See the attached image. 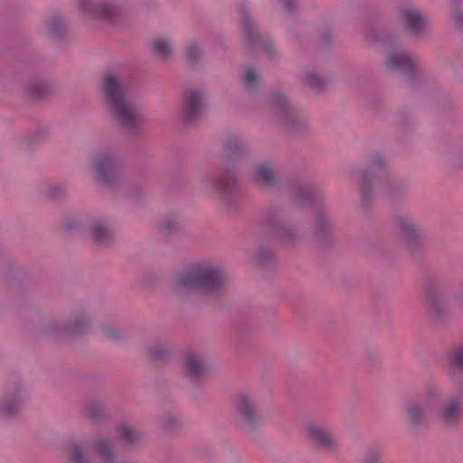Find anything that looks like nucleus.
<instances>
[{"label": "nucleus", "instance_id": "obj_1", "mask_svg": "<svg viewBox=\"0 0 463 463\" xmlns=\"http://www.w3.org/2000/svg\"><path fill=\"white\" fill-rule=\"evenodd\" d=\"M98 86L112 118L127 133H139L144 118L138 109L127 99L126 86L118 76L113 72H107L101 77Z\"/></svg>", "mask_w": 463, "mask_h": 463}, {"label": "nucleus", "instance_id": "obj_2", "mask_svg": "<svg viewBox=\"0 0 463 463\" xmlns=\"http://www.w3.org/2000/svg\"><path fill=\"white\" fill-rule=\"evenodd\" d=\"M226 284L227 277L221 267L208 261H198L175 276L172 289L175 293L185 291L215 297L225 289Z\"/></svg>", "mask_w": 463, "mask_h": 463}, {"label": "nucleus", "instance_id": "obj_3", "mask_svg": "<svg viewBox=\"0 0 463 463\" xmlns=\"http://www.w3.org/2000/svg\"><path fill=\"white\" fill-rule=\"evenodd\" d=\"M201 183L206 190L218 197L220 204L226 211L231 212L238 208L242 194L232 172L223 169L220 175L205 174Z\"/></svg>", "mask_w": 463, "mask_h": 463}, {"label": "nucleus", "instance_id": "obj_4", "mask_svg": "<svg viewBox=\"0 0 463 463\" xmlns=\"http://www.w3.org/2000/svg\"><path fill=\"white\" fill-rule=\"evenodd\" d=\"M259 223L267 231L274 232L277 239L285 244H294L300 241V232L284 217L279 206H268L261 210Z\"/></svg>", "mask_w": 463, "mask_h": 463}, {"label": "nucleus", "instance_id": "obj_5", "mask_svg": "<svg viewBox=\"0 0 463 463\" xmlns=\"http://www.w3.org/2000/svg\"><path fill=\"white\" fill-rule=\"evenodd\" d=\"M267 107L273 120L286 130L298 133L307 129V121L297 114L281 92H272L267 99Z\"/></svg>", "mask_w": 463, "mask_h": 463}, {"label": "nucleus", "instance_id": "obj_6", "mask_svg": "<svg viewBox=\"0 0 463 463\" xmlns=\"http://www.w3.org/2000/svg\"><path fill=\"white\" fill-rule=\"evenodd\" d=\"M128 4L129 0H78L79 9L84 15L108 23L118 22Z\"/></svg>", "mask_w": 463, "mask_h": 463}, {"label": "nucleus", "instance_id": "obj_7", "mask_svg": "<svg viewBox=\"0 0 463 463\" xmlns=\"http://www.w3.org/2000/svg\"><path fill=\"white\" fill-rule=\"evenodd\" d=\"M307 434L311 443L330 457H338L342 451V444L332 430L321 422H309Z\"/></svg>", "mask_w": 463, "mask_h": 463}, {"label": "nucleus", "instance_id": "obj_8", "mask_svg": "<svg viewBox=\"0 0 463 463\" xmlns=\"http://www.w3.org/2000/svg\"><path fill=\"white\" fill-rule=\"evenodd\" d=\"M440 288L441 281L436 278L427 279L423 283L427 315L436 325L442 324L449 315L448 307L439 294Z\"/></svg>", "mask_w": 463, "mask_h": 463}, {"label": "nucleus", "instance_id": "obj_9", "mask_svg": "<svg viewBox=\"0 0 463 463\" xmlns=\"http://www.w3.org/2000/svg\"><path fill=\"white\" fill-rule=\"evenodd\" d=\"M238 12L241 19L243 34L248 48L250 50L261 51L269 57H272L275 53L273 45L266 35H263L259 32L247 7L245 5H240L238 7Z\"/></svg>", "mask_w": 463, "mask_h": 463}, {"label": "nucleus", "instance_id": "obj_10", "mask_svg": "<svg viewBox=\"0 0 463 463\" xmlns=\"http://www.w3.org/2000/svg\"><path fill=\"white\" fill-rule=\"evenodd\" d=\"M236 423L245 431H251L262 420L255 398L249 393H240L234 409Z\"/></svg>", "mask_w": 463, "mask_h": 463}, {"label": "nucleus", "instance_id": "obj_11", "mask_svg": "<svg viewBox=\"0 0 463 463\" xmlns=\"http://www.w3.org/2000/svg\"><path fill=\"white\" fill-rule=\"evenodd\" d=\"M26 391L17 379L9 381L0 397V416L12 418L17 415L25 403Z\"/></svg>", "mask_w": 463, "mask_h": 463}, {"label": "nucleus", "instance_id": "obj_12", "mask_svg": "<svg viewBox=\"0 0 463 463\" xmlns=\"http://www.w3.org/2000/svg\"><path fill=\"white\" fill-rule=\"evenodd\" d=\"M90 326V320L86 315H77L66 324L51 322L44 327V334L51 339L58 340L86 333Z\"/></svg>", "mask_w": 463, "mask_h": 463}, {"label": "nucleus", "instance_id": "obj_13", "mask_svg": "<svg viewBox=\"0 0 463 463\" xmlns=\"http://www.w3.org/2000/svg\"><path fill=\"white\" fill-rule=\"evenodd\" d=\"M394 226L401 232L409 250L416 252L423 246L426 236L412 217L398 214L394 217Z\"/></svg>", "mask_w": 463, "mask_h": 463}, {"label": "nucleus", "instance_id": "obj_14", "mask_svg": "<svg viewBox=\"0 0 463 463\" xmlns=\"http://www.w3.org/2000/svg\"><path fill=\"white\" fill-rule=\"evenodd\" d=\"M384 165L385 161L383 157L377 154L372 157L369 169L360 172L361 200L364 207L368 206L373 198V185L381 180Z\"/></svg>", "mask_w": 463, "mask_h": 463}, {"label": "nucleus", "instance_id": "obj_15", "mask_svg": "<svg viewBox=\"0 0 463 463\" xmlns=\"http://www.w3.org/2000/svg\"><path fill=\"white\" fill-rule=\"evenodd\" d=\"M434 415L444 427H457L463 419V399L459 395L444 399L434 410Z\"/></svg>", "mask_w": 463, "mask_h": 463}, {"label": "nucleus", "instance_id": "obj_16", "mask_svg": "<svg viewBox=\"0 0 463 463\" xmlns=\"http://www.w3.org/2000/svg\"><path fill=\"white\" fill-rule=\"evenodd\" d=\"M292 199L299 206H323L322 191L311 181H296L292 185Z\"/></svg>", "mask_w": 463, "mask_h": 463}, {"label": "nucleus", "instance_id": "obj_17", "mask_svg": "<svg viewBox=\"0 0 463 463\" xmlns=\"http://www.w3.org/2000/svg\"><path fill=\"white\" fill-rule=\"evenodd\" d=\"M93 168L97 179L106 186L112 185L118 175V161L110 152H101L93 159Z\"/></svg>", "mask_w": 463, "mask_h": 463}, {"label": "nucleus", "instance_id": "obj_18", "mask_svg": "<svg viewBox=\"0 0 463 463\" xmlns=\"http://www.w3.org/2000/svg\"><path fill=\"white\" fill-rule=\"evenodd\" d=\"M205 109L204 98L202 92L189 90L184 93L181 119L184 124L190 125L198 121Z\"/></svg>", "mask_w": 463, "mask_h": 463}, {"label": "nucleus", "instance_id": "obj_19", "mask_svg": "<svg viewBox=\"0 0 463 463\" xmlns=\"http://www.w3.org/2000/svg\"><path fill=\"white\" fill-rule=\"evenodd\" d=\"M386 68L390 71H397L412 78L420 73L415 58L402 52H392L386 60Z\"/></svg>", "mask_w": 463, "mask_h": 463}, {"label": "nucleus", "instance_id": "obj_20", "mask_svg": "<svg viewBox=\"0 0 463 463\" xmlns=\"http://www.w3.org/2000/svg\"><path fill=\"white\" fill-rule=\"evenodd\" d=\"M337 234L335 222L326 211H319L316 214L315 237L320 244L332 242Z\"/></svg>", "mask_w": 463, "mask_h": 463}, {"label": "nucleus", "instance_id": "obj_21", "mask_svg": "<svg viewBox=\"0 0 463 463\" xmlns=\"http://www.w3.org/2000/svg\"><path fill=\"white\" fill-rule=\"evenodd\" d=\"M87 232L91 241L100 247H107L113 241V232L103 217H95L90 221Z\"/></svg>", "mask_w": 463, "mask_h": 463}, {"label": "nucleus", "instance_id": "obj_22", "mask_svg": "<svg viewBox=\"0 0 463 463\" xmlns=\"http://www.w3.org/2000/svg\"><path fill=\"white\" fill-rule=\"evenodd\" d=\"M400 19L403 27L413 36L420 35L428 24L426 15L418 8L402 9Z\"/></svg>", "mask_w": 463, "mask_h": 463}, {"label": "nucleus", "instance_id": "obj_23", "mask_svg": "<svg viewBox=\"0 0 463 463\" xmlns=\"http://www.w3.org/2000/svg\"><path fill=\"white\" fill-rule=\"evenodd\" d=\"M404 411L410 430L418 431L428 428V415L422 404L416 401H410L406 403Z\"/></svg>", "mask_w": 463, "mask_h": 463}, {"label": "nucleus", "instance_id": "obj_24", "mask_svg": "<svg viewBox=\"0 0 463 463\" xmlns=\"http://www.w3.org/2000/svg\"><path fill=\"white\" fill-rule=\"evenodd\" d=\"M446 371L449 377L458 382L463 373V343L454 345L446 354Z\"/></svg>", "mask_w": 463, "mask_h": 463}, {"label": "nucleus", "instance_id": "obj_25", "mask_svg": "<svg viewBox=\"0 0 463 463\" xmlns=\"http://www.w3.org/2000/svg\"><path fill=\"white\" fill-rule=\"evenodd\" d=\"M184 370L190 380L198 382L206 370L204 358L199 353L187 352L184 358Z\"/></svg>", "mask_w": 463, "mask_h": 463}, {"label": "nucleus", "instance_id": "obj_26", "mask_svg": "<svg viewBox=\"0 0 463 463\" xmlns=\"http://www.w3.org/2000/svg\"><path fill=\"white\" fill-rule=\"evenodd\" d=\"M253 178L260 185L267 188H279V175L269 163L257 164L253 169Z\"/></svg>", "mask_w": 463, "mask_h": 463}, {"label": "nucleus", "instance_id": "obj_27", "mask_svg": "<svg viewBox=\"0 0 463 463\" xmlns=\"http://www.w3.org/2000/svg\"><path fill=\"white\" fill-rule=\"evenodd\" d=\"M91 446L86 440H71L67 446L70 463H91Z\"/></svg>", "mask_w": 463, "mask_h": 463}, {"label": "nucleus", "instance_id": "obj_28", "mask_svg": "<svg viewBox=\"0 0 463 463\" xmlns=\"http://www.w3.org/2000/svg\"><path fill=\"white\" fill-rule=\"evenodd\" d=\"M303 82L321 93L325 90L329 80L316 70H308L303 76Z\"/></svg>", "mask_w": 463, "mask_h": 463}, {"label": "nucleus", "instance_id": "obj_29", "mask_svg": "<svg viewBox=\"0 0 463 463\" xmlns=\"http://www.w3.org/2000/svg\"><path fill=\"white\" fill-rule=\"evenodd\" d=\"M67 28V23L60 14H53L46 24L47 33L57 39L65 35Z\"/></svg>", "mask_w": 463, "mask_h": 463}, {"label": "nucleus", "instance_id": "obj_30", "mask_svg": "<svg viewBox=\"0 0 463 463\" xmlns=\"http://www.w3.org/2000/svg\"><path fill=\"white\" fill-rule=\"evenodd\" d=\"M147 351L153 361H167L172 356V348L161 342L151 344Z\"/></svg>", "mask_w": 463, "mask_h": 463}, {"label": "nucleus", "instance_id": "obj_31", "mask_svg": "<svg viewBox=\"0 0 463 463\" xmlns=\"http://www.w3.org/2000/svg\"><path fill=\"white\" fill-rule=\"evenodd\" d=\"M85 413L94 422H99L107 418V411L104 405L99 401H91L86 404Z\"/></svg>", "mask_w": 463, "mask_h": 463}, {"label": "nucleus", "instance_id": "obj_32", "mask_svg": "<svg viewBox=\"0 0 463 463\" xmlns=\"http://www.w3.org/2000/svg\"><path fill=\"white\" fill-rule=\"evenodd\" d=\"M246 143L241 137L236 136L229 137L223 145V150L227 156H235L241 154L246 149Z\"/></svg>", "mask_w": 463, "mask_h": 463}, {"label": "nucleus", "instance_id": "obj_33", "mask_svg": "<svg viewBox=\"0 0 463 463\" xmlns=\"http://www.w3.org/2000/svg\"><path fill=\"white\" fill-rule=\"evenodd\" d=\"M260 77L254 67H247L244 70L242 82L249 92H253L260 84Z\"/></svg>", "mask_w": 463, "mask_h": 463}, {"label": "nucleus", "instance_id": "obj_34", "mask_svg": "<svg viewBox=\"0 0 463 463\" xmlns=\"http://www.w3.org/2000/svg\"><path fill=\"white\" fill-rule=\"evenodd\" d=\"M202 55V46L199 43L193 41L186 46L185 57L189 67H196L200 61Z\"/></svg>", "mask_w": 463, "mask_h": 463}, {"label": "nucleus", "instance_id": "obj_35", "mask_svg": "<svg viewBox=\"0 0 463 463\" xmlns=\"http://www.w3.org/2000/svg\"><path fill=\"white\" fill-rule=\"evenodd\" d=\"M94 444L99 456L106 463L115 462V455L113 453L112 447L109 442L103 439H97L94 441Z\"/></svg>", "mask_w": 463, "mask_h": 463}, {"label": "nucleus", "instance_id": "obj_36", "mask_svg": "<svg viewBox=\"0 0 463 463\" xmlns=\"http://www.w3.org/2000/svg\"><path fill=\"white\" fill-rule=\"evenodd\" d=\"M154 54L161 60H166L172 54V45L165 39H156L152 43Z\"/></svg>", "mask_w": 463, "mask_h": 463}, {"label": "nucleus", "instance_id": "obj_37", "mask_svg": "<svg viewBox=\"0 0 463 463\" xmlns=\"http://www.w3.org/2000/svg\"><path fill=\"white\" fill-rule=\"evenodd\" d=\"M160 426L165 430L173 431L182 426V419L178 414L166 413L161 417Z\"/></svg>", "mask_w": 463, "mask_h": 463}, {"label": "nucleus", "instance_id": "obj_38", "mask_svg": "<svg viewBox=\"0 0 463 463\" xmlns=\"http://www.w3.org/2000/svg\"><path fill=\"white\" fill-rule=\"evenodd\" d=\"M50 86L47 82L35 81L31 82L26 87L27 94L33 99L42 98L48 94Z\"/></svg>", "mask_w": 463, "mask_h": 463}, {"label": "nucleus", "instance_id": "obj_39", "mask_svg": "<svg viewBox=\"0 0 463 463\" xmlns=\"http://www.w3.org/2000/svg\"><path fill=\"white\" fill-rule=\"evenodd\" d=\"M364 37L366 40L373 43H391L389 35L378 31L374 26L369 25L365 28L364 32Z\"/></svg>", "mask_w": 463, "mask_h": 463}, {"label": "nucleus", "instance_id": "obj_40", "mask_svg": "<svg viewBox=\"0 0 463 463\" xmlns=\"http://www.w3.org/2000/svg\"><path fill=\"white\" fill-rule=\"evenodd\" d=\"M161 232L165 235H171L180 231L181 223L175 217H165L160 224Z\"/></svg>", "mask_w": 463, "mask_h": 463}, {"label": "nucleus", "instance_id": "obj_41", "mask_svg": "<svg viewBox=\"0 0 463 463\" xmlns=\"http://www.w3.org/2000/svg\"><path fill=\"white\" fill-rule=\"evenodd\" d=\"M119 435L122 438V439L128 444H133L142 437L140 431L127 425H122L119 428Z\"/></svg>", "mask_w": 463, "mask_h": 463}, {"label": "nucleus", "instance_id": "obj_42", "mask_svg": "<svg viewBox=\"0 0 463 463\" xmlns=\"http://www.w3.org/2000/svg\"><path fill=\"white\" fill-rule=\"evenodd\" d=\"M406 193V184L403 182H392L387 191L388 196L394 200L399 197H402Z\"/></svg>", "mask_w": 463, "mask_h": 463}, {"label": "nucleus", "instance_id": "obj_43", "mask_svg": "<svg viewBox=\"0 0 463 463\" xmlns=\"http://www.w3.org/2000/svg\"><path fill=\"white\" fill-rule=\"evenodd\" d=\"M101 331L106 338L112 341H118L125 337L124 334L110 325H102Z\"/></svg>", "mask_w": 463, "mask_h": 463}, {"label": "nucleus", "instance_id": "obj_44", "mask_svg": "<svg viewBox=\"0 0 463 463\" xmlns=\"http://www.w3.org/2000/svg\"><path fill=\"white\" fill-rule=\"evenodd\" d=\"M48 196L59 200L67 195V187L63 184H53L48 188Z\"/></svg>", "mask_w": 463, "mask_h": 463}, {"label": "nucleus", "instance_id": "obj_45", "mask_svg": "<svg viewBox=\"0 0 463 463\" xmlns=\"http://www.w3.org/2000/svg\"><path fill=\"white\" fill-rule=\"evenodd\" d=\"M380 458V451L374 449H371L366 451L364 458V463H378Z\"/></svg>", "mask_w": 463, "mask_h": 463}, {"label": "nucleus", "instance_id": "obj_46", "mask_svg": "<svg viewBox=\"0 0 463 463\" xmlns=\"http://www.w3.org/2000/svg\"><path fill=\"white\" fill-rule=\"evenodd\" d=\"M257 260L261 265L268 264L273 260L272 254L268 250H260L257 255Z\"/></svg>", "mask_w": 463, "mask_h": 463}, {"label": "nucleus", "instance_id": "obj_47", "mask_svg": "<svg viewBox=\"0 0 463 463\" xmlns=\"http://www.w3.org/2000/svg\"><path fill=\"white\" fill-rule=\"evenodd\" d=\"M453 23L456 27L463 30V13L459 10H456L452 17Z\"/></svg>", "mask_w": 463, "mask_h": 463}, {"label": "nucleus", "instance_id": "obj_48", "mask_svg": "<svg viewBox=\"0 0 463 463\" xmlns=\"http://www.w3.org/2000/svg\"><path fill=\"white\" fill-rule=\"evenodd\" d=\"M426 398L430 401L434 399H438L439 397V390L434 386H430L425 391Z\"/></svg>", "mask_w": 463, "mask_h": 463}, {"label": "nucleus", "instance_id": "obj_49", "mask_svg": "<svg viewBox=\"0 0 463 463\" xmlns=\"http://www.w3.org/2000/svg\"><path fill=\"white\" fill-rule=\"evenodd\" d=\"M282 5L288 12H293L297 6L296 0H281Z\"/></svg>", "mask_w": 463, "mask_h": 463}, {"label": "nucleus", "instance_id": "obj_50", "mask_svg": "<svg viewBox=\"0 0 463 463\" xmlns=\"http://www.w3.org/2000/svg\"><path fill=\"white\" fill-rule=\"evenodd\" d=\"M322 38H323V41H324L325 43H327V42L329 41V39H330V33H329V32H327V31H326V32H324V33H323V34H322Z\"/></svg>", "mask_w": 463, "mask_h": 463}]
</instances>
